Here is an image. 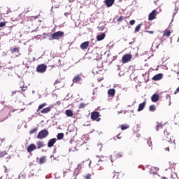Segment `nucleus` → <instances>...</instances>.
I'll use <instances>...</instances> for the list:
<instances>
[{
  "instance_id": "nucleus-7",
  "label": "nucleus",
  "mask_w": 179,
  "mask_h": 179,
  "mask_svg": "<svg viewBox=\"0 0 179 179\" xmlns=\"http://www.w3.org/2000/svg\"><path fill=\"white\" fill-rule=\"evenodd\" d=\"M37 150V146L34 143L30 144L27 148V151L28 153H31V152H34V150Z\"/></svg>"
},
{
  "instance_id": "nucleus-37",
  "label": "nucleus",
  "mask_w": 179,
  "mask_h": 179,
  "mask_svg": "<svg viewBox=\"0 0 179 179\" xmlns=\"http://www.w3.org/2000/svg\"><path fill=\"white\" fill-rule=\"evenodd\" d=\"M122 20H124V16H120V17L117 19V22H122Z\"/></svg>"
},
{
  "instance_id": "nucleus-35",
  "label": "nucleus",
  "mask_w": 179,
  "mask_h": 179,
  "mask_svg": "<svg viewBox=\"0 0 179 179\" xmlns=\"http://www.w3.org/2000/svg\"><path fill=\"white\" fill-rule=\"evenodd\" d=\"M115 157L117 159H121V157H122V153H117L115 155Z\"/></svg>"
},
{
  "instance_id": "nucleus-24",
  "label": "nucleus",
  "mask_w": 179,
  "mask_h": 179,
  "mask_svg": "<svg viewBox=\"0 0 179 179\" xmlns=\"http://www.w3.org/2000/svg\"><path fill=\"white\" fill-rule=\"evenodd\" d=\"M47 160V157L43 156L39 159V164H44Z\"/></svg>"
},
{
  "instance_id": "nucleus-42",
  "label": "nucleus",
  "mask_w": 179,
  "mask_h": 179,
  "mask_svg": "<svg viewBox=\"0 0 179 179\" xmlns=\"http://www.w3.org/2000/svg\"><path fill=\"white\" fill-rule=\"evenodd\" d=\"M16 93H17V91H13L11 92V96H15V94H16Z\"/></svg>"
},
{
  "instance_id": "nucleus-31",
  "label": "nucleus",
  "mask_w": 179,
  "mask_h": 179,
  "mask_svg": "<svg viewBox=\"0 0 179 179\" xmlns=\"http://www.w3.org/2000/svg\"><path fill=\"white\" fill-rule=\"evenodd\" d=\"M149 110L150 111H155L156 110V106H155V105L150 106Z\"/></svg>"
},
{
  "instance_id": "nucleus-23",
  "label": "nucleus",
  "mask_w": 179,
  "mask_h": 179,
  "mask_svg": "<svg viewBox=\"0 0 179 179\" xmlns=\"http://www.w3.org/2000/svg\"><path fill=\"white\" fill-rule=\"evenodd\" d=\"M37 147L36 149H41V148H44V142L43 141H38L36 143Z\"/></svg>"
},
{
  "instance_id": "nucleus-20",
  "label": "nucleus",
  "mask_w": 179,
  "mask_h": 179,
  "mask_svg": "<svg viewBox=\"0 0 179 179\" xmlns=\"http://www.w3.org/2000/svg\"><path fill=\"white\" fill-rule=\"evenodd\" d=\"M47 103H43L42 104L39 105L38 108L36 109L37 113H40V110H43L44 107H46Z\"/></svg>"
},
{
  "instance_id": "nucleus-10",
  "label": "nucleus",
  "mask_w": 179,
  "mask_h": 179,
  "mask_svg": "<svg viewBox=\"0 0 179 179\" xmlns=\"http://www.w3.org/2000/svg\"><path fill=\"white\" fill-rule=\"evenodd\" d=\"M56 142H57V138H55L50 139L48 143V148H52V146H54Z\"/></svg>"
},
{
  "instance_id": "nucleus-44",
  "label": "nucleus",
  "mask_w": 179,
  "mask_h": 179,
  "mask_svg": "<svg viewBox=\"0 0 179 179\" xmlns=\"http://www.w3.org/2000/svg\"><path fill=\"white\" fill-rule=\"evenodd\" d=\"M63 174H64V177H65L66 176V172L64 171Z\"/></svg>"
},
{
  "instance_id": "nucleus-14",
  "label": "nucleus",
  "mask_w": 179,
  "mask_h": 179,
  "mask_svg": "<svg viewBox=\"0 0 179 179\" xmlns=\"http://www.w3.org/2000/svg\"><path fill=\"white\" fill-rule=\"evenodd\" d=\"M114 2H115V0H105L107 8H111V6L114 5Z\"/></svg>"
},
{
  "instance_id": "nucleus-28",
  "label": "nucleus",
  "mask_w": 179,
  "mask_h": 179,
  "mask_svg": "<svg viewBox=\"0 0 179 179\" xmlns=\"http://www.w3.org/2000/svg\"><path fill=\"white\" fill-rule=\"evenodd\" d=\"M86 106H87V103H80V105L78 106V108H80V109L85 108V107H86Z\"/></svg>"
},
{
  "instance_id": "nucleus-15",
  "label": "nucleus",
  "mask_w": 179,
  "mask_h": 179,
  "mask_svg": "<svg viewBox=\"0 0 179 179\" xmlns=\"http://www.w3.org/2000/svg\"><path fill=\"white\" fill-rule=\"evenodd\" d=\"M80 170H82V165L80 164L78 165V167L74 171V176H79Z\"/></svg>"
},
{
  "instance_id": "nucleus-32",
  "label": "nucleus",
  "mask_w": 179,
  "mask_h": 179,
  "mask_svg": "<svg viewBox=\"0 0 179 179\" xmlns=\"http://www.w3.org/2000/svg\"><path fill=\"white\" fill-rule=\"evenodd\" d=\"M37 128L31 129L29 131V134L33 135V134H36V132H37Z\"/></svg>"
},
{
  "instance_id": "nucleus-46",
  "label": "nucleus",
  "mask_w": 179,
  "mask_h": 179,
  "mask_svg": "<svg viewBox=\"0 0 179 179\" xmlns=\"http://www.w3.org/2000/svg\"><path fill=\"white\" fill-rule=\"evenodd\" d=\"M22 92H24V90H22Z\"/></svg>"
},
{
  "instance_id": "nucleus-17",
  "label": "nucleus",
  "mask_w": 179,
  "mask_h": 179,
  "mask_svg": "<svg viewBox=\"0 0 179 179\" xmlns=\"http://www.w3.org/2000/svg\"><path fill=\"white\" fill-rule=\"evenodd\" d=\"M145 107H146V101L143 102L138 105L137 111H138V112L142 111V110H143V108H145Z\"/></svg>"
},
{
  "instance_id": "nucleus-8",
  "label": "nucleus",
  "mask_w": 179,
  "mask_h": 179,
  "mask_svg": "<svg viewBox=\"0 0 179 179\" xmlns=\"http://www.w3.org/2000/svg\"><path fill=\"white\" fill-rule=\"evenodd\" d=\"M157 10H153L148 15V20H154L156 19V16H157Z\"/></svg>"
},
{
  "instance_id": "nucleus-2",
  "label": "nucleus",
  "mask_w": 179,
  "mask_h": 179,
  "mask_svg": "<svg viewBox=\"0 0 179 179\" xmlns=\"http://www.w3.org/2000/svg\"><path fill=\"white\" fill-rule=\"evenodd\" d=\"M50 135V132H48V130L43 129L39 131V133L37 135L38 139H44L48 137V136Z\"/></svg>"
},
{
  "instance_id": "nucleus-19",
  "label": "nucleus",
  "mask_w": 179,
  "mask_h": 179,
  "mask_svg": "<svg viewBox=\"0 0 179 179\" xmlns=\"http://www.w3.org/2000/svg\"><path fill=\"white\" fill-rule=\"evenodd\" d=\"M106 38V34L102 33L101 35H98L96 36L97 41H101V40H104Z\"/></svg>"
},
{
  "instance_id": "nucleus-11",
  "label": "nucleus",
  "mask_w": 179,
  "mask_h": 179,
  "mask_svg": "<svg viewBox=\"0 0 179 179\" xmlns=\"http://www.w3.org/2000/svg\"><path fill=\"white\" fill-rule=\"evenodd\" d=\"M159 99H160V96L157 94H154L151 96V100L153 103H157V101H159Z\"/></svg>"
},
{
  "instance_id": "nucleus-16",
  "label": "nucleus",
  "mask_w": 179,
  "mask_h": 179,
  "mask_svg": "<svg viewBox=\"0 0 179 179\" xmlns=\"http://www.w3.org/2000/svg\"><path fill=\"white\" fill-rule=\"evenodd\" d=\"M50 111H51V107L49 106V107L43 108L41 110V114H48V113H50Z\"/></svg>"
},
{
  "instance_id": "nucleus-38",
  "label": "nucleus",
  "mask_w": 179,
  "mask_h": 179,
  "mask_svg": "<svg viewBox=\"0 0 179 179\" xmlns=\"http://www.w3.org/2000/svg\"><path fill=\"white\" fill-rule=\"evenodd\" d=\"M129 24H131V26H134V24H135V20H130Z\"/></svg>"
},
{
  "instance_id": "nucleus-33",
  "label": "nucleus",
  "mask_w": 179,
  "mask_h": 179,
  "mask_svg": "<svg viewBox=\"0 0 179 179\" xmlns=\"http://www.w3.org/2000/svg\"><path fill=\"white\" fill-rule=\"evenodd\" d=\"M6 155H8L6 151H3V152H0V157H5V156H6Z\"/></svg>"
},
{
  "instance_id": "nucleus-1",
  "label": "nucleus",
  "mask_w": 179,
  "mask_h": 179,
  "mask_svg": "<svg viewBox=\"0 0 179 179\" xmlns=\"http://www.w3.org/2000/svg\"><path fill=\"white\" fill-rule=\"evenodd\" d=\"M163 141H166L164 145L166 152H170V149H176V142L174 140V137H173L171 133H170L169 131H164Z\"/></svg>"
},
{
  "instance_id": "nucleus-29",
  "label": "nucleus",
  "mask_w": 179,
  "mask_h": 179,
  "mask_svg": "<svg viewBox=\"0 0 179 179\" xmlns=\"http://www.w3.org/2000/svg\"><path fill=\"white\" fill-rule=\"evenodd\" d=\"M141 27H142V24L137 25L135 28V32L138 33V31H139V30H141Z\"/></svg>"
},
{
  "instance_id": "nucleus-9",
  "label": "nucleus",
  "mask_w": 179,
  "mask_h": 179,
  "mask_svg": "<svg viewBox=\"0 0 179 179\" xmlns=\"http://www.w3.org/2000/svg\"><path fill=\"white\" fill-rule=\"evenodd\" d=\"M90 44V42L89 41H85L83 42L81 45H80V48L81 50H87V48H89V45Z\"/></svg>"
},
{
  "instance_id": "nucleus-4",
  "label": "nucleus",
  "mask_w": 179,
  "mask_h": 179,
  "mask_svg": "<svg viewBox=\"0 0 179 179\" xmlns=\"http://www.w3.org/2000/svg\"><path fill=\"white\" fill-rule=\"evenodd\" d=\"M91 120H92V121H97V122H99L101 120V118H100V113L98 111L91 113Z\"/></svg>"
},
{
  "instance_id": "nucleus-22",
  "label": "nucleus",
  "mask_w": 179,
  "mask_h": 179,
  "mask_svg": "<svg viewBox=\"0 0 179 179\" xmlns=\"http://www.w3.org/2000/svg\"><path fill=\"white\" fill-rule=\"evenodd\" d=\"M170 36H171V31H170L169 29H166L164 31L163 37H169Z\"/></svg>"
},
{
  "instance_id": "nucleus-12",
  "label": "nucleus",
  "mask_w": 179,
  "mask_h": 179,
  "mask_svg": "<svg viewBox=\"0 0 179 179\" xmlns=\"http://www.w3.org/2000/svg\"><path fill=\"white\" fill-rule=\"evenodd\" d=\"M162 79H163V74L162 73L156 74L152 77V80L155 81L162 80Z\"/></svg>"
},
{
  "instance_id": "nucleus-18",
  "label": "nucleus",
  "mask_w": 179,
  "mask_h": 179,
  "mask_svg": "<svg viewBox=\"0 0 179 179\" xmlns=\"http://www.w3.org/2000/svg\"><path fill=\"white\" fill-rule=\"evenodd\" d=\"M80 80H82V77L80 76V75L75 76L73 79V83H78V82H80Z\"/></svg>"
},
{
  "instance_id": "nucleus-39",
  "label": "nucleus",
  "mask_w": 179,
  "mask_h": 179,
  "mask_svg": "<svg viewBox=\"0 0 179 179\" xmlns=\"http://www.w3.org/2000/svg\"><path fill=\"white\" fill-rule=\"evenodd\" d=\"M85 179H92V175H91V174H87V175L85 176Z\"/></svg>"
},
{
  "instance_id": "nucleus-43",
  "label": "nucleus",
  "mask_w": 179,
  "mask_h": 179,
  "mask_svg": "<svg viewBox=\"0 0 179 179\" xmlns=\"http://www.w3.org/2000/svg\"><path fill=\"white\" fill-rule=\"evenodd\" d=\"M177 93H179V87L176 89V90L174 92V94H177Z\"/></svg>"
},
{
  "instance_id": "nucleus-47",
  "label": "nucleus",
  "mask_w": 179,
  "mask_h": 179,
  "mask_svg": "<svg viewBox=\"0 0 179 179\" xmlns=\"http://www.w3.org/2000/svg\"><path fill=\"white\" fill-rule=\"evenodd\" d=\"M0 179H1V178H0Z\"/></svg>"
},
{
  "instance_id": "nucleus-45",
  "label": "nucleus",
  "mask_w": 179,
  "mask_h": 179,
  "mask_svg": "<svg viewBox=\"0 0 179 179\" xmlns=\"http://www.w3.org/2000/svg\"><path fill=\"white\" fill-rule=\"evenodd\" d=\"M101 80H103V79L99 80V82H101Z\"/></svg>"
},
{
  "instance_id": "nucleus-3",
  "label": "nucleus",
  "mask_w": 179,
  "mask_h": 179,
  "mask_svg": "<svg viewBox=\"0 0 179 179\" xmlns=\"http://www.w3.org/2000/svg\"><path fill=\"white\" fill-rule=\"evenodd\" d=\"M64 31H58L51 35V38L52 40H59L61 37H64Z\"/></svg>"
},
{
  "instance_id": "nucleus-21",
  "label": "nucleus",
  "mask_w": 179,
  "mask_h": 179,
  "mask_svg": "<svg viewBox=\"0 0 179 179\" xmlns=\"http://www.w3.org/2000/svg\"><path fill=\"white\" fill-rule=\"evenodd\" d=\"M65 114L67 117H73V112L71 109H67L65 110Z\"/></svg>"
},
{
  "instance_id": "nucleus-26",
  "label": "nucleus",
  "mask_w": 179,
  "mask_h": 179,
  "mask_svg": "<svg viewBox=\"0 0 179 179\" xmlns=\"http://www.w3.org/2000/svg\"><path fill=\"white\" fill-rule=\"evenodd\" d=\"M120 128H121L122 131H125V129H128V128H129V125L122 124V125H120Z\"/></svg>"
},
{
  "instance_id": "nucleus-41",
  "label": "nucleus",
  "mask_w": 179,
  "mask_h": 179,
  "mask_svg": "<svg viewBox=\"0 0 179 179\" xmlns=\"http://www.w3.org/2000/svg\"><path fill=\"white\" fill-rule=\"evenodd\" d=\"M146 33H149V34H154L155 31H146Z\"/></svg>"
},
{
  "instance_id": "nucleus-27",
  "label": "nucleus",
  "mask_w": 179,
  "mask_h": 179,
  "mask_svg": "<svg viewBox=\"0 0 179 179\" xmlns=\"http://www.w3.org/2000/svg\"><path fill=\"white\" fill-rule=\"evenodd\" d=\"M57 138L59 141H61V139H64V133H59L57 136Z\"/></svg>"
},
{
  "instance_id": "nucleus-30",
  "label": "nucleus",
  "mask_w": 179,
  "mask_h": 179,
  "mask_svg": "<svg viewBox=\"0 0 179 179\" xmlns=\"http://www.w3.org/2000/svg\"><path fill=\"white\" fill-rule=\"evenodd\" d=\"M59 83H61V81L57 80L55 83H54V85L55 86L56 89H59L58 87H59V86H58L59 85Z\"/></svg>"
},
{
  "instance_id": "nucleus-5",
  "label": "nucleus",
  "mask_w": 179,
  "mask_h": 179,
  "mask_svg": "<svg viewBox=\"0 0 179 179\" xmlns=\"http://www.w3.org/2000/svg\"><path fill=\"white\" fill-rule=\"evenodd\" d=\"M45 71H47V65L44 64H39L36 67V72H38V73H44Z\"/></svg>"
},
{
  "instance_id": "nucleus-6",
  "label": "nucleus",
  "mask_w": 179,
  "mask_h": 179,
  "mask_svg": "<svg viewBox=\"0 0 179 179\" xmlns=\"http://www.w3.org/2000/svg\"><path fill=\"white\" fill-rule=\"evenodd\" d=\"M131 59H132V55L126 54L122 57V64H127L129 62Z\"/></svg>"
},
{
  "instance_id": "nucleus-34",
  "label": "nucleus",
  "mask_w": 179,
  "mask_h": 179,
  "mask_svg": "<svg viewBox=\"0 0 179 179\" xmlns=\"http://www.w3.org/2000/svg\"><path fill=\"white\" fill-rule=\"evenodd\" d=\"M156 129H157V131H159V129H163V125L162 124L158 123V124L157 125Z\"/></svg>"
},
{
  "instance_id": "nucleus-36",
  "label": "nucleus",
  "mask_w": 179,
  "mask_h": 179,
  "mask_svg": "<svg viewBox=\"0 0 179 179\" xmlns=\"http://www.w3.org/2000/svg\"><path fill=\"white\" fill-rule=\"evenodd\" d=\"M4 26H6V22H1L0 27H4Z\"/></svg>"
},
{
  "instance_id": "nucleus-40",
  "label": "nucleus",
  "mask_w": 179,
  "mask_h": 179,
  "mask_svg": "<svg viewBox=\"0 0 179 179\" xmlns=\"http://www.w3.org/2000/svg\"><path fill=\"white\" fill-rule=\"evenodd\" d=\"M121 138H122V136H121L120 134H119L118 135L116 136L117 139H121Z\"/></svg>"
},
{
  "instance_id": "nucleus-13",
  "label": "nucleus",
  "mask_w": 179,
  "mask_h": 179,
  "mask_svg": "<svg viewBox=\"0 0 179 179\" xmlns=\"http://www.w3.org/2000/svg\"><path fill=\"white\" fill-rule=\"evenodd\" d=\"M108 95L109 97H114L115 96V89H109L108 90Z\"/></svg>"
},
{
  "instance_id": "nucleus-25",
  "label": "nucleus",
  "mask_w": 179,
  "mask_h": 179,
  "mask_svg": "<svg viewBox=\"0 0 179 179\" xmlns=\"http://www.w3.org/2000/svg\"><path fill=\"white\" fill-rule=\"evenodd\" d=\"M10 51L12 52V54L19 52V51H20V48H13L10 49Z\"/></svg>"
}]
</instances>
